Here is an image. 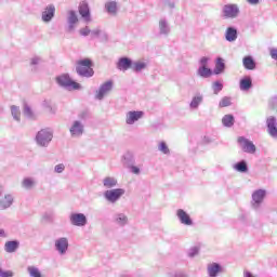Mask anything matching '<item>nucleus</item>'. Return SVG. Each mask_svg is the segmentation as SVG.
I'll return each mask as SVG.
<instances>
[{
    "instance_id": "1",
    "label": "nucleus",
    "mask_w": 277,
    "mask_h": 277,
    "mask_svg": "<svg viewBox=\"0 0 277 277\" xmlns=\"http://www.w3.org/2000/svg\"><path fill=\"white\" fill-rule=\"evenodd\" d=\"M94 63L90 58H81L76 62V72L80 77H94Z\"/></svg>"
},
{
    "instance_id": "2",
    "label": "nucleus",
    "mask_w": 277,
    "mask_h": 277,
    "mask_svg": "<svg viewBox=\"0 0 277 277\" xmlns=\"http://www.w3.org/2000/svg\"><path fill=\"white\" fill-rule=\"evenodd\" d=\"M57 84L63 85V88H68V90H80L81 84L79 82L74 81L70 79V76L63 75L56 78Z\"/></svg>"
},
{
    "instance_id": "3",
    "label": "nucleus",
    "mask_w": 277,
    "mask_h": 277,
    "mask_svg": "<svg viewBox=\"0 0 277 277\" xmlns=\"http://www.w3.org/2000/svg\"><path fill=\"white\" fill-rule=\"evenodd\" d=\"M36 140L39 146H47V144L53 140V133H51L49 129H42L37 133Z\"/></svg>"
},
{
    "instance_id": "4",
    "label": "nucleus",
    "mask_w": 277,
    "mask_h": 277,
    "mask_svg": "<svg viewBox=\"0 0 277 277\" xmlns=\"http://www.w3.org/2000/svg\"><path fill=\"white\" fill-rule=\"evenodd\" d=\"M238 144H240L243 153H249L251 155H254V153H256V146L254 145V143H252V141L243 137V136H239L237 138Z\"/></svg>"
},
{
    "instance_id": "5",
    "label": "nucleus",
    "mask_w": 277,
    "mask_h": 277,
    "mask_svg": "<svg viewBox=\"0 0 277 277\" xmlns=\"http://www.w3.org/2000/svg\"><path fill=\"white\" fill-rule=\"evenodd\" d=\"M223 14L225 18H237L239 14V8L236 4H226L223 8Z\"/></svg>"
},
{
    "instance_id": "6",
    "label": "nucleus",
    "mask_w": 277,
    "mask_h": 277,
    "mask_svg": "<svg viewBox=\"0 0 277 277\" xmlns=\"http://www.w3.org/2000/svg\"><path fill=\"white\" fill-rule=\"evenodd\" d=\"M124 189L122 188H117V189H111V190H106L105 192V198L109 202H116L120 196H123Z\"/></svg>"
},
{
    "instance_id": "7",
    "label": "nucleus",
    "mask_w": 277,
    "mask_h": 277,
    "mask_svg": "<svg viewBox=\"0 0 277 277\" xmlns=\"http://www.w3.org/2000/svg\"><path fill=\"white\" fill-rule=\"evenodd\" d=\"M114 87V83L111 81H107L104 84L101 85L100 90L96 93V98L98 101H102L109 92H111V88Z\"/></svg>"
},
{
    "instance_id": "8",
    "label": "nucleus",
    "mask_w": 277,
    "mask_h": 277,
    "mask_svg": "<svg viewBox=\"0 0 277 277\" xmlns=\"http://www.w3.org/2000/svg\"><path fill=\"white\" fill-rule=\"evenodd\" d=\"M70 222L74 226H85L88 219L83 213H74L70 215Z\"/></svg>"
},
{
    "instance_id": "9",
    "label": "nucleus",
    "mask_w": 277,
    "mask_h": 277,
    "mask_svg": "<svg viewBox=\"0 0 277 277\" xmlns=\"http://www.w3.org/2000/svg\"><path fill=\"white\" fill-rule=\"evenodd\" d=\"M117 68L118 70L126 72V70H129V68H133V61H131L129 57H121L117 63Z\"/></svg>"
},
{
    "instance_id": "10",
    "label": "nucleus",
    "mask_w": 277,
    "mask_h": 277,
    "mask_svg": "<svg viewBox=\"0 0 277 277\" xmlns=\"http://www.w3.org/2000/svg\"><path fill=\"white\" fill-rule=\"evenodd\" d=\"M79 14L80 16H82L83 19L87 21V23H90L91 18H90V5L88 4V2L82 1L79 4Z\"/></svg>"
},
{
    "instance_id": "11",
    "label": "nucleus",
    "mask_w": 277,
    "mask_h": 277,
    "mask_svg": "<svg viewBox=\"0 0 277 277\" xmlns=\"http://www.w3.org/2000/svg\"><path fill=\"white\" fill-rule=\"evenodd\" d=\"M144 116V111H129L127 115L126 122L127 124H133L134 122H137L140 118Z\"/></svg>"
},
{
    "instance_id": "12",
    "label": "nucleus",
    "mask_w": 277,
    "mask_h": 277,
    "mask_svg": "<svg viewBox=\"0 0 277 277\" xmlns=\"http://www.w3.org/2000/svg\"><path fill=\"white\" fill-rule=\"evenodd\" d=\"M177 217L182 224H185L186 226H192V217H189V214H187L185 210L179 209Z\"/></svg>"
},
{
    "instance_id": "13",
    "label": "nucleus",
    "mask_w": 277,
    "mask_h": 277,
    "mask_svg": "<svg viewBox=\"0 0 277 277\" xmlns=\"http://www.w3.org/2000/svg\"><path fill=\"white\" fill-rule=\"evenodd\" d=\"M267 131L272 137H277L276 118L269 117L267 119Z\"/></svg>"
},
{
    "instance_id": "14",
    "label": "nucleus",
    "mask_w": 277,
    "mask_h": 277,
    "mask_svg": "<svg viewBox=\"0 0 277 277\" xmlns=\"http://www.w3.org/2000/svg\"><path fill=\"white\" fill-rule=\"evenodd\" d=\"M55 246L61 254H65L66 250H68V239L61 238L55 241Z\"/></svg>"
},
{
    "instance_id": "15",
    "label": "nucleus",
    "mask_w": 277,
    "mask_h": 277,
    "mask_svg": "<svg viewBox=\"0 0 277 277\" xmlns=\"http://www.w3.org/2000/svg\"><path fill=\"white\" fill-rule=\"evenodd\" d=\"M53 16H55V6L50 5L42 13V21H44V23H49Z\"/></svg>"
},
{
    "instance_id": "16",
    "label": "nucleus",
    "mask_w": 277,
    "mask_h": 277,
    "mask_svg": "<svg viewBox=\"0 0 277 277\" xmlns=\"http://www.w3.org/2000/svg\"><path fill=\"white\" fill-rule=\"evenodd\" d=\"M242 64L247 70H254V68H256V63L254 62V58H252V56H245L242 60Z\"/></svg>"
},
{
    "instance_id": "17",
    "label": "nucleus",
    "mask_w": 277,
    "mask_h": 277,
    "mask_svg": "<svg viewBox=\"0 0 277 277\" xmlns=\"http://www.w3.org/2000/svg\"><path fill=\"white\" fill-rule=\"evenodd\" d=\"M239 88H240V90H242V92H248V90H250V88H252V78H250V77L242 78L240 80Z\"/></svg>"
},
{
    "instance_id": "18",
    "label": "nucleus",
    "mask_w": 277,
    "mask_h": 277,
    "mask_svg": "<svg viewBox=\"0 0 277 277\" xmlns=\"http://www.w3.org/2000/svg\"><path fill=\"white\" fill-rule=\"evenodd\" d=\"M71 135L79 136L83 134V126L79 121H75L70 128Z\"/></svg>"
},
{
    "instance_id": "19",
    "label": "nucleus",
    "mask_w": 277,
    "mask_h": 277,
    "mask_svg": "<svg viewBox=\"0 0 277 277\" xmlns=\"http://www.w3.org/2000/svg\"><path fill=\"white\" fill-rule=\"evenodd\" d=\"M263 198H265L264 189H258L252 194V200L255 205H261V202H263Z\"/></svg>"
},
{
    "instance_id": "20",
    "label": "nucleus",
    "mask_w": 277,
    "mask_h": 277,
    "mask_svg": "<svg viewBox=\"0 0 277 277\" xmlns=\"http://www.w3.org/2000/svg\"><path fill=\"white\" fill-rule=\"evenodd\" d=\"M220 272H222V266H220V264H217V263H212L208 266V274L210 277L217 276V274H220Z\"/></svg>"
},
{
    "instance_id": "21",
    "label": "nucleus",
    "mask_w": 277,
    "mask_h": 277,
    "mask_svg": "<svg viewBox=\"0 0 277 277\" xmlns=\"http://www.w3.org/2000/svg\"><path fill=\"white\" fill-rule=\"evenodd\" d=\"M225 38L228 42H235L237 40V29L233 27L227 28Z\"/></svg>"
},
{
    "instance_id": "22",
    "label": "nucleus",
    "mask_w": 277,
    "mask_h": 277,
    "mask_svg": "<svg viewBox=\"0 0 277 277\" xmlns=\"http://www.w3.org/2000/svg\"><path fill=\"white\" fill-rule=\"evenodd\" d=\"M225 68H226V65L224 64V58L219 57L216 60L214 75H222Z\"/></svg>"
},
{
    "instance_id": "23",
    "label": "nucleus",
    "mask_w": 277,
    "mask_h": 277,
    "mask_svg": "<svg viewBox=\"0 0 277 277\" xmlns=\"http://www.w3.org/2000/svg\"><path fill=\"white\" fill-rule=\"evenodd\" d=\"M12 206V196L4 195L0 199V209H8V207Z\"/></svg>"
},
{
    "instance_id": "24",
    "label": "nucleus",
    "mask_w": 277,
    "mask_h": 277,
    "mask_svg": "<svg viewBox=\"0 0 277 277\" xmlns=\"http://www.w3.org/2000/svg\"><path fill=\"white\" fill-rule=\"evenodd\" d=\"M18 248V242L17 241H8L4 245V249L6 252H16V249Z\"/></svg>"
},
{
    "instance_id": "25",
    "label": "nucleus",
    "mask_w": 277,
    "mask_h": 277,
    "mask_svg": "<svg viewBox=\"0 0 277 277\" xmlns=\"http://www.w3.org/2000/svg\"><path fill=\"white\" fill-rule=\"evenodd\" d=\"M105 8L109 14H116V12L118 11V4L116 3V1L107 2L105 4Z\"/></svg>"
},
{
    "instance_id": "26",
    "label": "nucleus",
    "mask_w": 277,
    "mask_h": 277,
    "mask_svg": "<svg viewBox=\"0 0 277 277\" xmlns=\"http://www.w3.org/2000/svg\"><path fill=\"white\" fill-rule=\"evenodd\" d=\"M222 122L224 124V127H233V124H235V117H233V115H225L222 119Z\"/></svg>"
},
{
    "instance_id": "27",
    "label": "nucleus",
    "mask_w": 277,
    "mask_h": 277,
    "mask_svg": "<svg viewBox=\"0 0 277 277\" xmlns=\"http://www.w3.org/2000/svg\"><path fill=\"white\" fill-rule=\"evenodd\" d=\"M198 75H200V77H211L213 75V71L207 66H201L198 69Z\"/></svg>"
},
{
    "instance_id": "28",
    "label": "nucleus",
    "mask_w": 277,
    "mask_h": 277,
    "mask_svg": "<svg viewBox=\"0 0 277 277\" xmlns=\"http://www.w3.org/2000/svg\"><path fill=\"white\" fill-rule=\"evenodd\" d=\"M144 68H146V63L143 62H136L132 65V70H134V72H140L141 70H144Z\"/></svg>"
},
{
    "instance_id": "29",
    "label": "nucleus",
    "mask_w": 277,
    "mask_h": 277,
    "mask_svg": "<svg viewBox=\"0 0 277 277\" xmlns=\"http://www.w3.org/2000/svg\"><path fill=\"white\" fill-rule=\"evenodd\" d=\"M117 183L118 182L114 177H106V179H104V186L105 187H108V188L116 187Z\"/></svg>"
},
{
    "instance_id": "30",
    "label": "nucleus",
    "mask_w": 277,
    "mask_h": 277,
    "mask_svg": "<svg viewBox=\"0 0 277 277\" xmlns=\"http://www.w3.org/2000/svg\"><path fill=\"white\" fill-rule=\"evenodd\" d=\"M28 273L32 277H42V274H40V271L35 266H29L28 267Z\"/></svg>"
},
{
    "instance_id": "31",
    "label": "nucleus",
    "mask_w": 277,
    "mask_h": 277,
    "mask_svg": "<svg viewBox=\"0 0 277 277\" xmlns=\"http://www.w3.org/2000/svg\"><path fill=\"white\" fill-rule=\"evenodd\" d=\"M11 114L15 118V120H21V110L17 106H11Z\"/></svg>"
},
{
    "instance_id": "32",
    "label": "nucleus",
    "mask_w": 277,
    "mask_h": 277,
    "mask_svg": "<svg viewBox=\"0 0 277 277\" xmlns=\"http://www.w3.org/2000/svg\"><path fill=\"white\" fill-rule=\"evenodd\" d=\"M236 170L238 172H248V164L246 162L241 161L236 164Z\"/></svg>"
},
{
    "instance_id": "33",
    "label": "nucleus",
    "mask_w": 277,
    "mask_h": 277,
    "mask_svg": "<svg viewBox=\"0 0 277 277\" xmlns=\"http://www.w3.org/2000/svg\"><path fill=\"white\" fill-rule=\"evenodd\" d=\"M224 88V85L222 84V82H214L213 83V91H214V94H217L219 92H222V89Z\"/></svg>"
},
{
    "instance_id": "34",
    "label": "nucleus",
    "mask_w": 277,
    "mask_h": 277,
    "mask_svg": "<svg viewBox=\"0 0 277 277\" xmlns=\"http://www.w3.org/2000/svg\"><path fill=\"white\" fill-rule=\"evenodd\" d=\"M159 150L163 153V155H168V153H170V148H168V145L166 144V142H161L159 144Z\"/></svg>"
},
{
    "instance_id": "35",
    "label": "nucleus",
    "mask_w": 277,
    "mask_h": 277,
    "mask_svg": "<svg viewBox=\"0 0 277 277\" xmlns=\"http://www.w3.org/2000/svg\"><path fill=\"white\" fill-rule=\"evenodd\" d=\"M200 103H202V97L201 96H197V97H194L192 103H190V107H198V105H200Z\"/></svg>"
},
{
    "instance_id": "36",
    "label": "nucleus",
    "mask_w": 277,
    "mask_h": 277,
    "mask_svg": "<svg viewBox=\"0 0 277 277\" xmlns=\"http://www.w3.org/2000/svg\"><path fill=\"white\" fill-rule=\"evenodd\" d=\"M34 185V181L31 179H26L23 181V187L26 189H31V186Z\"/></svg>"
},
{
    "instance_id": "37",
    "label": "nucleus",
    "mask_w": 277,
    "mask_h": 277,
    "mask_svg": "<svg viewBox=\"0 0 277 277\" xmlns=\"http://www.w3.org/2000/svg\"><path fill=\"white\" fill-rule=\"evenodd\" d=\"M128 220L129 219L124 214H119L118 217H117L118 224H121V225L127 224Z\"/></svg>"
},
{
    "instance_id": "38",
    "label": "nucleus",
    "mask_w": 277,
    "mask_h": 277,
    "mask_svg": "<svg viewBox=\"0 0 277 277\" xmlns=\"http://www.w3.org/2000/svg\"><path fill=\"white\" fill-rule=\"evenodd\" d=\"M230 105V98L229 97H223L220 102V107H229Z\"/></svg>"
},
{
    "instance_id": "39",
    "label": "nucleus",
    "mask_w": 277,
    "mask_h": 277,
    "mask_svg": "<svg viewBox=\"0 0 277 277\" xmlns=\"http://www.w3.org/2000/svg\"><path fill=\"white\" fill-rule=\"evenodd\" d=\"M14 273L12 271H3L0 268V277H12Z\"/></svg>"
},
{
    "instance_id": "40",
    "label": "nucleus",
    "mask_w": 277,
    "mask_h": 277,
    "mask_svg": "<svg viewBox=\"0 0 277 277\" xmlns=\"http://www.w3.org/2000/svg\"><path fill=\"white\" fill-rule=\"evenodd\" d=\"M79 19L77 18V14L74 11L69 12V22L77 23Z\"/></svg>"
},
{
    "instance_id": "41",
    "label": "nucleus",
    "mask_w": 277,
    "mask_h": 277,
    "mask_svg": "<svg viewBox=\"0 0 277 277\" xmlns=\"http://www.w3.org/2000/svg\"><path fill=\"white\" fill-rule=\"evenodd\" d=\"M80 35L81 36H90V28L84 27V28L80 29Z\"/></svg>"
},
{
    "instance_id": "42",
    "label": "nucleus",
    "mask_w": 277,
    "mask_h": 277,
    "mask_svg": "<svg viewBox=\"0 0 277 277\" xmlns=\"http://www.w3.org/2000/svg\"><path fill=\"white\" fill-rule=\"evenodd\" d=\"M65 166L64 164H57L56 167H55V172H57L58 174H62V171L63 170H65Z\"/></svg>"
},
{
    "instance_id": "43",
    "label": "nucleus",
    "mask_w": 277,
    "mask_h": 277,
    "mask_svg": "<svg viewBox=\"0 0 277 277\" xmlns=\"http://www.w3.org/2000/svg\"><path fill=\"white\" fill-rule=\"evenodd\" d=\"M159 27H160L161 31H166L168 24L166 23V21H160Z\"/></svg>"
},
{
    "instance_id": "44",
    "label": "nucleus",
    "mask_w": 277,
    "mask_h": 277,
    "mask_svg": "<svg viewBox=\"0 0 277 277\" xmlns=\"http://www.w3.org/2000/svg\"><path fill=\"white\" fill-rule=\"evenodd\" d=\"M24 114L26 116H32L34 115V113L31 111V108L29 106H25Z\"/></svg>"
},
{
    "instance_id": "45",
    "label": "nucleus",
    "mask_w": 277,
    "mask_h": 277,
    "mask_svg": "<svg viewBox=\"0 0 277 277\" xmlns=\"http://www.w3.org/2000/svg\"><path fill=\"white\" fill-rule=\"evenodd\" d=\"M271 57L277 60V49H271Z\"/></svg>"
},
{
    "instance_id": "46",
    "label": "nucleus",
    "mask_w": 277,
    "mask_h": 277,
    "mask_svg": "<svg viewBox=\"0 0 277 277\" xmlns=\"http://www.w3.org/2000/svg\"><path fill=\"white\" fill-rule=\"evenodd\" d=\"M207 62H209V58L208 57H201V60H200V64H201V66H207Z\"/></svg>"
},
{
    "instance_id": "47",
    "label": "nucleus",
    "mask_w": 277,
    "mask_h": 277,
    "mask_svg": "<svg viewBox=\"0 0 277 277\" xmlns=\"http://www.w3.org/2000/svg\"><path fill=\"white\" fill-rule=\"evenodd\" d=\"M196 254H198V248H193L189 256H196Z\"/></svg>"
},
{
    "instance_id": "48",
    "label": "nucleus",
    "mask_w": 277,
    "mask_h": 277,
    "mask_svg": "<svg viewBox=\"0 0 277 277\" xmlns=\"http://www.w3.org/2000/svg\"><path fill=\"white\" fill-rule=\"evenodd\" d=\"M132 172H133V174H140V168L132 167Z\"/></svg>"
},
{
    "instance_id": "49",
    "label": "nucleus",
    "mask_w": 277,
    "mask_h": 277,
    "mask_svg": "<svg viewBox=\"0 0 277 277\" xmlns=\"http://www.w3.org/2000/svg\"><path fill=\"white\" fill-rule=\"evenodd\" d=\"M249 3H251V5H256V3H259V0H248Z\"/></svg>"
},
{
    "instance_id": "50",
    "label": "nucleus",
    "mask_w": 277,
    "mask_h": 277,
    "mask_svg": "<svg viewBox=\"0 0 277 277\" xmlns=\"http://www.w3.org/2000/svg\"><path fill=\"white\" fill-rule=\"evenodd\" d=\"M245 277H254V276H253V274H252V273H250V272H246V273H245Z\"/></svg>"
},
{
    "instance_id": "51",
    "label": "nucleus",
    "mask_w": 277,
    "mask_h": 277,
    "mask_svg": "<svg viewBox=\"0 0 277 277\" xmlns=\"http://www.w3.org/2000/svg\"><path fill=\"white\" fill-rule=\"evenodd\" d=\"M0 237H5V230L0 229Z\"/></svg>"
},
{
    "instance_id": "52",
    "label": "nucleus",
    "mask_w": 277,
    "mask_h": 277,
    "mask_svg": "<svg viewBox=\"0 0 277 277\" xmlns=\"http://www.w3.org/2000/svg\"><path fill=\"white\" fill-rule=\"evenodd\" d=\"M0 198H1V192H0Z\"/></svg>"
}]
</instances>
